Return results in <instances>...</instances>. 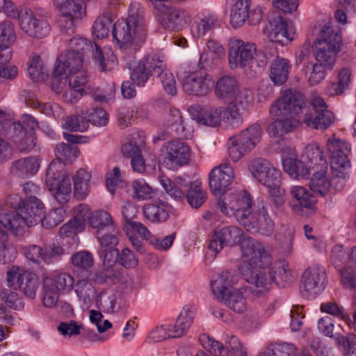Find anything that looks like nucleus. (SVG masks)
Returning <instances> with one entry per match:
<instances>
[{"label":"nucleus","instance_id":"obj_1","mask_svg":"<svg viewBox=\"0 0 356 356\" xmlns=\"http://www.w3.org/2000/svg\"><path fill=\"white\" fill-rule=\"evenodd\" d=\"M63 136L72 145L61 143L56 145L55 154L58 161H52L46 172V185L56 200L63 204L69 200L72 191L71 181L63 172L64 163H71L79 155V149L75 144L79 137L71 134L63 133Z\"/></svg>","mask_w":356,"mask_h":356},{"label":"nucleus","instance_id":"obj_2","mask_svg":"<svg viewBox=\"0 0 356 356\" xmlns=\"http://www.w3.org/2000/svg\"><path fill=\"white\" fill-rule=\"evenodd\" d=\"M241 254L252 266L243 274L245 280L256 287L252 293L257 297L264 296L272 285V278L268 273L273 261L269 250L254 238H245L242 242Z\"/></svg>","mask_w":356,"mask_h":356},{"label":"nucleus","instance_id":"obj_3","mask_svg":"<svg viewBox=\"0 0 356 356\" xmlns=\"http://www.w3.org/2000/svg\"><path fill=\"white\" fill-rule=\"evenodd\" d=\"M145 35L143 11L139 3H132L128 17L113 25V36L121 49L132 54L140 48Z\"/></svg>","mask_w":356,"mask_h":356},{"label":"nucleus","instance_id":"obj_4","mask_svg":"<svg viewBox=\"0 0 356 356\" xmlns=\"http://www.w3.org/2000/svg\"><path fill=\"white\" fill-rule=\"evenodd\" d=\"M22 198L17 195L6 199L4 206L0 208V227L16 236H22L29 227L37 225L41 220L40 210L35 213L21 206Z\"/></svg>","mask_w":356,"mask_h":356},{"label":"nucleus","instance_id":"obj_5","mask_svg":"<svg viewBox=\"0 0 356 356\" xmlns=\"http://www.w3.org/2000/svg\"><path fill=\"white\" fill-rule=\"evenodd\" d=\"M341 44V35L333 27L325 26L314 43V54L318 63L332 70Z\"/></svg>","mask_w":356,"mask_h":356},{"label":"nucleus","instance_id":"obj_6","mask_svg":"<svg viewBox=\"0 0 356 356\" xmlns=\"http://www.w3.org/2000/svg\"><path fill=\"white\" fill-rule=\"evenodd\" d=\"M304 95L296 90L289 89L284 90L282 95L275 101L270 108V114L272 117L288 118L294 120V116H299V120L302 122L305 116V108H309V104L306 105Z\"/></svg>","mask_w":356,"mask_h":356},{"label":"nucleus","instance_id":"obj_7","mask_svg":"<svg viewBox=\"0 0 356 356\" xmlns=\"http://www.w3.org/2000/svg\"><path fill=\"white\" fill-rule=\"evenodd\" d=\"M305 113L302 122L314 129H327L334 121V113L328 109V105L319 95H314L311 98L309 108H305Z\"/></svg>","mask_w":356,"mask_h":356},{"label":"nucleus","instance_id":"obj_8","mask_svg":"<svg viewBox=\"0 0 356 356\" xmlns=\"http://www.w3.org/2000/svg\"><path fill=\"white\" fill-rule=\"evenodd\" d=\"M261 135L259 124H254L243 130L240 134L229 138L228 153L234 162L252 150L259 143Z\"/></svg>","mask_w":356,"mask_h":356},{"label":"nucleus","instance_id":"obj_9","mask_svg":"<svg viewBox=\"0 0 356 356\" xmlns=\"http://www.w3.org/2000/svg\"><path fill=\"white\" fill-rule=\"evenodd\" d=\"M7 285L14 290H20L26 296L33 299L39 287V279L31 271L18 266H12L6 272Z\"/></svg>","mask_w":356,"mask_h":356},{"label":"nucleus","instance_id":"obj_10","mask_svg":"<svg viewBox=\"0 0 356 356\" xmlns=\"http://www.w3.org/2000/svg\"><path fill=\"white\" fill-rule=\"evenodd\" d=\"M251 206V196L245 191L224 192L218 200V209L228 217L236 218L243 209Z\"/></svg>","mask_w":356,"mask_h":356},{"label":"nucleus","instance_id":"obj_11","mask_svg":"<svg viewBox=\"0 0 356 356\" xmlns=\"http://www.w3.org/2000/svg\"><path fill=\"white\" fill-rule=\"evenodd\" d=\"M245 238H252L245 235L244 232L236 226H226L215 230L208 245V248L214 254L219 253L225 246H233Z\"/></svg>","mask_w":356,"mask_h":356},{"label":"nucleus","instance_id":"obj_12","mask_svg":"<svg viewBox=\"0 0 356 356\" xmlns=\"http://www.w3.org/2000/svg\"><path fill=\"white\" fill-rule=\"evenodd\" d=\"M256 47L252 43H245L241 40H233L229 44V64L232 70L244 68L249 74V67L255 54Z\"/></svg>","mask_w":356,"mask_h":356},{"label":"nucleus","instance_id":"obj_13","mask_svg":"<svg viewBox=\"0 0 356 356\" xmlns=\"http://www.w3.org/2000/svg\"><path fill=\"white\" fill-rule=\"evenodd\" d=\"M326 280L324 267L318 265L308 267L302 275V295L307 298H314L324 290Z\"/></svg>","mask_w":356,"mask_h":356},{"label":"nucleus","instance_id":"obj_14","mask_svg":"<svg viewBox=\"0 0 356 356\" xmlns=\"http://www.w3.org/2000/svg\"><path fill=\"white\" fill-rule=\"evenodd\" d=\"M249 169L254 178L267 188L276 187L281 184L280 171L265 159L252 160Z\"/></svg>","mask_w":356,"mask_h":356},{"label":"nucleus","instance_id":"obj_15","mask_svg":"<svg viewBox=\"0 0 356 356\" xmlns=\"http://www.w3.org/2000/svg\"><path fill=\"white\" fill-rule=\"evenodd\" d=\"M268 20L266 29L271 42L285 44L293 39L295 30L291 22L286 20L277 13L268 16Z\"/></svg>","mask_w":356,"mask_h":356},{"label":"nucleus","instance_id":"obj_16","mask_svg":"<svg viewBox=\"0 0 356 356\" xmlns=\"http://www.w3.org/2000/svg\"><path fill=\"white\" fill-rule=\"evenodd\" d=\"M183 90L188 95H207L213 83L212 77L201 72H185L181 76Z\"/></svg>","mask_w":356,"mask_h":356},{"label":"nucleus","instance_id":"obj_17","mask_svg":"<svg viewBox=\"0 0 356 356\" xmlns=\"http://www.w3.org/2000/svg\"><path fill=\"white\" fill-rule=\"evenodd\" d=\"M163 68V60L157 55H147L143 58L131 72V79L138 86H143L150 76Z\"/></svg>","mask_w":356,"mask_h":356},{"label":"nucleus","instance_id":"obj_18","mask_svg":"<svg viewBox=\"0 0 356 356\" xmlns=\"http://www.w3.org/2000/svg\"><path fill=\"white\" fill-rule=\"evenodd\" d=\"M84 54L79 51L73 49L63 52L58 57L55 67L54 73L56 75L69 74L83 70Z\"/></svg>","mask_w":356,"mask_h":356},{"label":"nucleus","instance_id":"obj_19","mask_svg":"<svg viewBox=\"0 0 356 356\" xmlns=\"http://www.w3.org/2000/svg\"><path fill=\"white\" fill-rule=\"evenodd\" d=\"M252 96L248 90L237 93L234 99L229 102L225 111L227 122L233 127H237L243 122L241 114L246 111L252 101Z\"/></svg>","mask_w":356,"mask_h":356},{"label":"nucleus","instance_id":"obj_20","mask_svg":"<svg viewBox=\"0 0 356 356\" xmlns=\"http://www.w3.org/2000/svg\"><path fill=\"white\" fill-rule=\"evenodd\" d=\"M327 148L331 159L332 166L342 168L343 170L350 167L348 157L350 149L345 140L333 136L327 139Z\"/></svg>","mask_w":356,"mask_h":356},{"label":"nucleus","instance_id":"obj_21","mask_svg":"<svg viewBox=\"0 0 356 356\" xmlns=\"http://www.w3.org/2000/svg\"><path fill=\"white\" fill-rule=\"evenodd\" d=\"M234 177V169L227 163L213 168L209 173V186L213 193H220L230 185Z\"/></svg>","mask_w":356,"mask_h":356},{"label":"nucleus","instance_id":"obj_22","mask_svg":"<svg viewBox=\"0 0 356 356\" xmlns=\"http://www.w3.org/2000/svg\"><path fill=\"white\" fill-rule=\"evenodd\" d=\"M166 155L165 163L175 166L187 164L190 159V148L188 145L180 140H173L165 146Z\"/></svg>","mask_w":356,"mask_h":356},{"label":"nucleus","instance_id":"obj_23","mask_svg":"<svg viewBox=\"0 0 356 356\" xmlns=\"http://www.w3.org/2000/svg\"><path fill=\"white\" fill-rule=\"evenodd\" d=\"M20 27L29 35L40 38L47 36L50 31L47 20L36 19L31 10L28 9H26V14L22 17Z\"/></svg>","mask_w":356,"mask_h":356},{"label":"nucleus","instance_id":"obj_24","mask_svg":"<svg viewBox=\"0 0 356 356\" xmlns=\"http://www.w3.org/2000/svg\"><path fill=\"white\" fill-rule=\"evenodd\" d=\"M238 276L234 272L224 270L218 277L211 281L212 293L216 299H223V295L233 291L234 285L238 282Z\"/></svg>","mask_w":356,"mask_h":356},{"label":"nucleus","instance_id":"obj_25","mask_svg":"<svg viewBox=\"0 0 356 356\" xmlns=\"http://www.w3.org/2000/svg\"><path fill=\"white\" fill-rule=\"evenodd\" d=\"M189 111L199 124L216 127L221 122L220 108L209 106L202 107L197 105L190 107Z\"/></svg>","mask_w":356,"mask_h":356},{"label":"nucleus","instance_id":"obj_26","mask_svg":"<svg viewBox=\"0 0 356 356\" xmlns=\"http://www.w3.org/2000/svg\"><path fill=\"white\" fill-rule=\"evenodd\" d=\"M195 310L192 307H183L174 325H168L170 335L172 338H179L185 335L191 327L195 318Z\"/></svg>","mask_w":356,"mask_h":356},{"label":"nucleus","instance_id":"obj_27","mask_svg":"<svg viewBox=\"0 0 356 356\" xmlns=\"http://www.w3.org/2000/svg\"><path fill=\"white\" fill-rule=\"evenodd\" d=\"M268 273L270 274L272 283L275 282L277 286L281 288L287 286L294 280L289 264L284 260L275 261L271 266H268Z\"/></svg>","mask_w":356,"mask_h":356},{"label":"nucleus","instance_id":"obj_28","mask_svg":"<svg viewBox=\"0 0 356 356\" xmlns=\"http://www.w3.org/2000/svg\"><path fill=\"white\" fill-rule=\"evenodd\" d=\"M71 47H75L74 51H79L85 54L87 51H91L93 58L101 70H107L106 62L100 47L91 42L88 43L86 39L81 37H74L69 41Z\"/></svg>","mask_w":356,"mask_h":356},{"label":"nucleus","instance_id":"obj_29","mask_svg":"<svg viewBox=\"0 0 356 356\" xmlns=\"http://www.w3.org/2000/svg\"><path fill=\"white\" fill-rule=\"evenodd\" d=\"M243 90H239L238 82L234 76L226 75L216 81L215 93L218 98L225 102H230L234 99L238 92Z\"/></svg>","mask_w":356,"mask_h":356},{"label":"nucleus","instance_id":"obj_30","mask_svg":"<svg viewBox=\"0 0 356 356\" xmlns=\"http://www.w3.org/2000/svg\"><path fill=\"white\" fill-rule=\"evenodd\" d=\"M159 181L166 193L177 201L181 202L185 199L186 193L190 182L177 177L171 181L166 177H159Z\"/></svg>","mask_w":356,"mask_h":356},{"label":"nucleus","instance_id":"obj_31","mask_svg":"<svg viewBox=\"0 0 356 356\" xmlns=\"http://www.w3.org/2000/svg\"><path fill=\"white\" fill-rule=\"evenodd\" d=\"M291 65L289 59L277 56L270 64V79L275 85L281 86L289 79Z\"/></svg>","mask_w":356,"mask_h":356},{"label":"nucleus","instance_id":"obj_32","mask_svg":"<svg viewBox=\"0 0 356 356\" xmlns=\"http://www.w3.org/2000/svg\"><path fill=\"white\" fill-rule=\"evenodd\" d=\"M39 167V159L34 156H29L13 162L10 173L18 177L26 178L36 174Z\"/></svg>","mask_w":356,"mask_h":356},{"label":"nucleus","instance_id":"obj_33","mask_svg":"<svg viewBox=\"0 0 356 356\" xmlns=\"http://www.w3.org/2000/svg\"><path fill=\"white\" fill-rule=\"evenodd\" d=\"M290 193L293 198L291 207L294 211H300L303 208L312 209L316 202L315 197L302 186H293Z\"/></svg>","mask_w":356,"mask_h":356},{"label":"nucleus","instance_id":"obj_34","mask_svg":"<svg viewBox=\"0 0 356 356\" xmlns=\"http://www.w3.org/2000/svg\"><path fill=\"white\" fill-rule=\"evenodd\" d=\"M170 206L160 200L143 207L145 218L154 222H165L169 218Z\"/></svg>","mask_w":356,"mask_h":356},{"label":"nucleus","instance_id":"obj_35","mask_svg":"<svg viewBox=\"0 0 356 356\" xmlns=\"http://www.w3.org/2000/svg\"><path fill=\"white\" fill-rule=\"evenodd\" d=\"M23 191L26 199L22 200L21 206L32 213H35L36 209L40 210V217H42L44 204L37 197L40 195L38 187L33 183L26 182L23 186Z\"/></svg>","mask_w":356,"mask_h":356},{"label":"nucleus","instance_id":"obj_36","mask_svg":"<svg viewBox=\"0 0 356 356\" xmlns=\"http://www.w3.org/2000/svg\"><path fill=\"white\" fill-rule=\"evenodd\" d=\"M161 24L165 28L172 31L181 29L186 24L184 13L182 11L172 8L168 5L165 11H159Z\"/></svg>","mask_w":356,"mask_h":356},{"label":"nucleus","instance_id":"obj_37","mask_svg":"<svg viewBox=\"0 0 356 356\" xmlns=\"http://www.w3.org/2000/svg\"><path fill=\"white\" fill-rule=\"evenodd\" d=\"M261 207L258 206V209L247 207L243 209L241 212L235 218L236 220L250 232H257L259 227V218L261 216Z\"/></svg>","mask_w":356,"mask_h":356},{"label":"nucleus","instance_id":"obj_38","mask_svg":"<svg viewBox=\"0 0 356 356\" xmlns=\"http://www.w3.org/2000/svg\"><path fill=\"white\" fill-rule=\"evenodd\" d=\"M217 300L236 313L242 314L247 310V301L243 289H234L227 295H223V299Z\"/></svg>","mask_w":356,"mask_h":356},{"label":"nucleus","instance_id":"obj_39","mask_svg":"<svg viewBox=\"0 0 356 356\" xmlns=\"http://www.w3.org/2000/svg\"><path fill=\"white\" fill-rule=\"evenodd\" d=\"M90 226L96 229V234L115 229L111 215L104 210L94 212Z\"/></svg>","mask_w":356,"mask_h":356},{"label":"nucleus","instance_id":"obj_40","mask_svg":"<svg viewBox=\"0 0 356 356\" xmlns=\"http://www.w3.org/2000/svg\"><path fill=\"white\" fill-rule=\"evenodd\" d=\"M284 170L293 179L305 178L309 173V169L301 161L294 157L282 159Z\"/></svg>","mask_w":356,"mask_h":356},{"label":"nucleus","instance_id":"obj_41","mask_svg":"<svg viewBox=\"0 0 356 356\" xmlns=\"http://www.w3.org/2000/svg\"><path fill=\"white\" fill-rule=\"evenodd\" d=\"M90 175L84 169L76 171L73 177L74 195L77 199L83 200L90 191Z\"/></svg>","mask_w":356,"mask_h":356},{"label":"nucleus","instance_id":"obj_42","mask_svg":"<svg viewBox=\"0 0 356 356\" xmlns=\"http://www.w3.org/2000/svg\"><path fill=\"white\" fill-rule=\"evenodd\" d=\"M249 9L250 0H237L236 1L230 14V22L233 27H239L245 22L248 17Z\"/></svg>","mask_w":356,"mask_h":356},{"label":"nucleus","instance_id":"obj_43","mask_svg":"<svg viewBox=\"0 0 356 356\" xmlns=\"http://www.w3.org/2000/svg\"><path fill=\"white\" fill-rule=\"evenodd\" d=\"M185 199L194 209L200 208L207 199V193L203 190L200 183L190 182Z\"/></svg>","mask_w":356,"mask_h":356},{"label":"nucleus","instance_id":"obj_44","mask_svg":"<svg viewBox=\"0 0 356 356\" xmlns=\"http://www.w3.org/2000/svg\"><path fill=\"white\" fill-rule=\"evenodd\" d=\"M274 118L276 120L270 123L267 128L268 134L273 137H280L291 131L295 127V120L288 118Z\"/></svg>","mask_w":356,"mask_h":356},{"label":"nucleus","instance_id":"obj_45","mask_svg":"<svg viewBox=\"0 0 356 356\" xmlns=\"http://www.w3.org/2000/svg\"><path fill=\"white\" fill-rule=\"evenodd\" d=\"M47 278L63 294L70 293L74 286V279L67 273H60Z\"/></svg>","mask_w":356,"mask_h":356},{"label":"nucleus","instance_id":"obj_46","mask_svg":"<svg viewBox=\"0 0 356 356\" xmlns=\"http://www.w3.org/2000/svg\"><path fill=\"white\" fill-rule=\"evenodd\" d=\"M83 0H54V5L62 14L81 17Z\"/></svg>","mask_w":356,"mask_h":356},{"label":"nucleus","instance_id":"obj_47","mask_svg":"<svg viewBox=\"0 0 356 356\" xmlns=\"http://www.w3.org/2000/svg\"><path fill=\"white\" fill-rule=\"evenodd\" d=\"M194 32L198 37L204 36L215 29L218 24V17L215 14L202 15L196 21Z\"/></svg>","mask_w":356,"mask_h":356},{"label":"nucleus","instance_id":"obj_48","mask_svg":"<svg viewBox=\"0 0 356 356\" xmlns=\"http://www.w3.org/2000/svg\"><path fill=\"white\" fill-rule=\"evenodd\" d=\"M309 186L313 193L323 196L328 193L331 183L324 172H317L313 175Z\"/></svg>","mask_w":356,"mask_h":356},{"label":"nucleus","instance_id":"obj_49","mask_svg":"<svg viewBox=\"0 0 356 356\" xmlns=\"http://www.w3.org/2000/svg\"><path fill=\"white\" fill-rule=\"evenodd\" d=\"M305 73L311 70L307 81L310 86H316L323 81L327 75V67L322 64L307 62L304 63Z\"/></svg>","mask_w":356,"mask_h":356},{"label":"nucleus","instance_id":"obj_50","mask_svg":"<svg viewBox=\"0 0 356 356\" xmlns=\"http://www.w3.org/2000/svg\"><path fill=\"white\" fill-rule=\"evenodd\" d=\"M60 293L47 277L43 279L42 295V304L44 307H54L58 303Z\"/></svg>","mask_w":356,"mask_h":356},{"label":"nucleus","instance_id":"obj_51","mask_svg":"<svg viewBox=\"0 0 356 356\" xmlns=\"http://www.w3.org/2000/svg\"><path fill=\"white\" fill-rule=\"evenodd\" d=\"M156 71L155 76H156L161 81L165 92L174 96L177 94L176 81L174 75L166 70V65L163 63V68L160 70Z\"/></svg>","mask_w":356,"mask_h":356},{"label":"nucleus","instance_id":"obj_52","mask_svg":"<svg viewBox=\"0 0 356 356\" xmlns=\"http://www.w3.org/2000/svg\"><path fill=\"white\" fill-rule=\"evenodd\" d=\"M202 346L214 356H229V350L219 341L211 337L203 334L200 337Z\"/></svg>","mask_w":356,"mask_h":356},{"label":"nucleus","instance_id":"obj_53","mask_svg":"<svg viewBox=\"0 0 356 356\" xmlns=\"http://www.w3.org/2000/svg\"><path fill=\"white\" fill-rule=\"evenodd\" d=\"M93 213L88 206L85 204H80L74 209V218L72 220L75 222L79 231H83L86 222L90 225V219Z\"/></svg>","mask_w":356,"mask_h":356},{"label":"nucleus","instance_id":"obj_54","mask_svg":"<svg viewBox=\"0 0 356 356\" xmlns=\"http://www.w3.org/2000/svg\"><path fill=\"white\" fill-rule=\"evenodd\" d=\"M268 51H263L262 49L255 51V54L251 61L249 67V75L252 77H256L261 74L269 60V56H266Z\"/></svg>","mask_w":356,"mask_h":356},{"label":"nucleus","instance_id":"obj_55","mask_svg":"<svg viewBox=\"0 0 356 356\" xmlns=\"http://www.w3.org/2000/svg\"><path fill=\"white\" fill-rule=\"evenodd\" d=\"M16 40L14 25L10 21L0 22V46L8 49Z\"/></svg>","mask_w":356,"mask_h":356},{"label":"nucleus","instance_id":"obj_56","mask_svg":"<svg viewBox=\"0 0 356 356\" xmlns=\"http://www.w3.org/2000/svg\"><path fill=\"white\" fill-rule=\"evenodd\" d=\"M112 26V20L107 14H104L97 18L93 24L92 34L96 38L102 39L108 35Z\"/></svg>","mask_w":356,"mask_h":356},{"label":"nucleus","instance_id":"obj_57","mask_svg":"<svg viewBox=\"0 0 356 356\" xmlns=\"http://www.w3.org/2000/svg\"><path fill=\"white\" fill-rule=\"evenodd\" d=\"M117 235L118 231L116 229L102 232L101 234H96L100 244L99 250L115 249L119 242Z\"/></svg>","mask_w":356,"mask_h":356},{"label":"nucleus","instance_id":"obj_58","mask_svg":"<svg viewBox=\"0 0 356 356\" xmlns=\"http://www.w3.org/2000/svg\"><path fill=\"white\" fill-rule=\"evenodd\" d=\"M335 341L345 353L344 356H356V335L355 334L338 336L335 338Z\"/></svg>","mask_w":356,"mask_h":356},{"label":"nucleus","instance_id":"obj_59","mask_svg":"<svg viewBox=\"0 0 356 356\" xmlns=\"http://www.w3.org/2000/svg\"><path fill=\"white\" fill-rule=\"evenodd\" d=\"M296 348L292 343H282L272 345L259 356H295Z\"/></svg>","mask_w":356,"mask_h":356},{"label":"nucleus","instance_id":"obj_60","mask_svg":"<svg viewBox=\"0 0 356 356\" xmlns=\"http://www.w3.org/2000/svg\"><path fill=\"white\" fill-rule=\"evenodd\" d=\"M81 115L88 118L87 122L96 126H105L108 120L106 111L102 108L81 111Z\"/></svg>","mask_w":356,"mask_h":356},{"label":"nucleus","instance_id":"obj_61","mask_svg":"<svg viewBox=\"0 0 356 356\" xmlns=\"http://www.w3.org/2000/svg\"><path fill=\"white\" fill-rule=\"evenodd\" d=\"M71 262L74 267L88 270L93 266L94 259L90 252L79 251L72 256Z\"/></svg>","mask_w":356,"mask_h":356},{"label":"nucleus","instance_id":"obj_62","mask_svg":"<svg viewBox=\"0 0 356 356\" xmlns=\"http://www.w3.org/2000/svg\"><path fill=\"white\" fill-rule=\"evenodd\" d=\"M46 73L47 70L40 56H34L28 68V74L31 79L34 81H38L40 79H43Z\"/></svg>","mask_w":356,"mask_h":356},{"label":"nucleus","instance_id":"obj_63","mask_svg":"<svg viewBox=\"0 0 356 356\" xmlns=\"http://www.w3.org/2000/svg\"><path fill=\"white\" fill-rule=\"evenodd\" d=\"M332 177L330 181L331 186L337 191H341L345 186L347 180L349 179V173L346 168H337L332 166Z\"/></svg>","mask_w":356,"mask_h":356},{"label":"nucleus","instance_id":"obj_64","mask_svg":"<svg viewBox=\"0 0 356 356\" xmlns=\"http://www.w3.org/2000/svg\"><path fill=\"white\" fill-rule=\"evenodd\" d=\"M43 251V261L47 264L53 263L67 254L62 246L55 243L44 246Z\"/></svg>","mask_w":356,"mask_h":356}]
</instances>
